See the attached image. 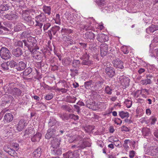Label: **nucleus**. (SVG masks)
Segmentation results:
<instances>
[{"mask_svg":"<svg viewBox=\"0 0 158 158\" xmlns=\"http://www.w3.org/2000/svg\"><path fill=\"white\" fill-rule=\"evenodd\" d=\"M36 42V40L34 38L30 37H28L26 40H23L22 41H18L15 42V45L16 46L22 48L23 43L24 46L27 48L28 50L31 54H35L38 52L37 50L39 49V47Z\"/></svg>","mask_w":158,"mask_h":158,"instance_id":"obj_1","label":"nucleus"},{"mask_svg":"<svg viewBox=\"0 0 158 158\" xmlns=\"http://www.w3.org/2000/svg\"><path fill=\"white\" fill-rule=\"evenodd\" d=\"M11 54L6 48L2 47L0 49V56L3 59L8 60L11 57Z\"/></svg>","mask_w":158,"mask_h":158,"instance_id":"obj_2","label":"nucleus"},{"mask_svg":"<svg viewBox=\"0 0 158 158\" xmlns=\"http://www.w3.org/2000/svg\"><path fill=\"white\" fill-rule=\"evenodd\" d=\"M89 56L87 53L83 55L80 59L82 60L81 64L83 65L90 66L93 64V61L89 60Z\"/></svg>","mask_w":158,"mask_h":158,"instance_id":"obj_3","label":"nucleus"},{"mask_svg":"<svg viewBox=\"0 0 158 158\" xmlns=\"http://www.w3.org/2000/svg\"><path fill=\"white\" fill-rule=\"evenodd\" d=\"M56 126H55L54 127L49 128L47 131L45 135V138L49 139L51 138H53L56 135Z\"/></svg>","mask_w":158,"mask_h":158,"instance_id":"obj_4","label":"nucleus"},{"mask_svg":"<svg viewBox=\"0 0 158 158\" xmlns=\"http://www.w3.org/2000/svg\"><path fill=\"white\" fill-rule=\"evenodd\" d=\"M28 12V11L27 10L23 11L22 14V17L28 24L30 25H32L34 24V22L32 20L31 17L27 13Z\"/></svg>","mask_w":158,"mask_h":158,"instance_id":"obj_5","label":"nucleus"},{"mask_svg":"<svg viewBox=\"0 0 158 158\" xmlns=\"http://www.w3.org/2000/svg\"><path fill=\"white\" fill-rule=\"evenodd\" d=\"M82 138H80L78 140H80L78 142V143L77 144L74 145L72 146V148H76L77 149L76 150H79L81 149H83L86 147L87 145V143L86 141H84L83 140L81 139Z\"/></svg>","mask_w":158,"mask_h":158,"instance_id":"obj_6","label":"nucleus"},{"mask_svg":"<svg viewBox=\"0 0 158 158\" xmlns=\"http://www.w3.org/2000/svg\"><path fill=\"white\" fill-rule=\"evenodd\" d=\"M64 158H80L79 154L77 150L73 152L69 151L63 154Z\"/></svg>","mask_w":158,"mask_h":158,"instance_id":"obj_7","label":"nucleus"},{"mask_svg":"<svg viewBox=\"0 0 158 158\" xmlns=\"http://www.w3.org/2000/svg\"><path fill=\"white\" fill-rule=\"evenodd\" d=\"M117 78H119L120 83L123 86H124L125 88H127L129 86L130 79L128 77L123 75L122 76H118Z\"/></svg>","mask_w":158,"mask_h":158,"instance_id":"obj_8","label":"nucleus"},{"mask_svg":"<svg viewBox=\"0 0 158 158\" xmlns=\"http://www.w3.org/2000/svg\"><path fill=\"white\" fill-rule=\"evenodd\" d=\"M105 72L107 76L109 78H112L115 75V69L112 67L106 66L105 69Z\"/></svg>","mask_w":158,"mask_h":158,"instance_id":"obj_9","label":"nucleus"},{"mask_svg":"<svg viewBox=\"0 0 158 158\" xmlns=\"http://www.w3.org/2000/svg\"><path fill=\"white\" fill-rule=\"evenodd\" d=\"M60 29L59 27L55 26L52 27L50 30L48 31V34L50 40L52 38V34L55 35L57 31H58Z\"/></svg>","mask_w":158,"mask_h":158,"instance_id":"obj_10","label":"nucleus"},{"mask_svg":"<svg viewBox=\"0 0 158 158\" xmlns=\"http://www.w3.org/2000/svg\"><path fill=\"white\" fill-rule=\"evenodd\" d=\"M27 121L23 119H21L19 122L17 127V129L19 131H22L27 126Z\"/></svg>","mask_w":158,"mask_h":158,"instance_id":"obj_11","label":"nucleus"},{"mask_svg":"<svg viewBox=\"0 0 158 158\" xmlns=\"http://www.w3.org/2000/svg\"><path fill=\"white\" fill-rule=\"evenodd\" d=\"M15 87V84L13 83L6 84L3 87V89L6 93L10 94L12 90Z\"/></svg>","mask_w":158,"mask_h":158,"instance_id":"obj_12","label":"nucleus"},{"mask_svg":"<svg viewBox=\"0 0 158 158\" xmlns=\"http://www.w3.org/2000/svg\"><path fill=\"white\" fill-rule=\"evenodd\" d=\"M108 47L106 44H102L100 45V52L101 56L103 57L107 53Z\"/></svg>","mask_w":158,"mask_h":158,"instance_id":"obj_13","label":"nucleus"},{"mask_svg":"<svg viewBox=\"0 0 158 158\" xmlns=\"http://www.w3.org/2000/svg\"><path fill=\"white\" fill-rule=\"evenodd\" d=\"M104 82V80L102 78L100 79L97 81L93 86L94 89L95 90H100L102 88V85Z\"/></svg>","mask_w":158,"mask_h":158,"instance_id":"obj_14","label":"nucleus"},{"mask_svg":"<svg viewBox=\"0 0 158 158\" xmlns=\"http://www.w3.org/2000/svg\"><path fill=\"white\" fill-rule=\"evenodd\" d=\"M114 66L116 68L123 69L124 68L123 62L118 58L116 59L113 61Z\"/></svg>","mask_w":158,"mask_h":158,"instance_id":"obj_15","label":"nucleus"},{"mask_svg":"<svg viewBox=\"0 0 158 158\" xmlns=\"http://www.w3.org/2000/svg\"><path fill=\"white\" fill-rule=\"evenodd\" d=\"M61 141L60 138H54L51 140V147L53 148L59 147L60 144V142Z\"/></svg>","mask_w":158,"mask_h":158,"instance_id":"obj_16","label":"nucleus"},{"mask_svg":"<svg viewBox=\"0 0 158 158\" xmlns=\"http://www.w3.org/2000/svg\"><path fill=\"white\" fill-rule=\"evenodd\" d=\"M98 40L100 42H103L109 40L108 36L104 34H98L97 37Z\"/></svg>","mask_w":158,"mask_h":158,"instance_id":"obj_17","label":"nucleus"},{"mask_svg":"<svg viewBox=\"0 0 158 158\" xmlns=\"http://www.w3.org/2000/svg\"><path fill=\"white\" fill-rule=\"evenodd\" d=\"M27 62H24L23 61L19 62L17 63V66H16V69L18 71H22L25 69L27 66Z\"/></svg>","mask_w":158,"mask_h":158,"instance_id":"obj_18","label":"nucleus"},{"mask_svg":"<svg viewBox=\"0 0 158 158\" xmlns=\"http://www.w3.org/2000/svg\"><path fill=\"white\" fill-rule=\"evenodd\" d=\"M13 118L14 117L12 114L6 113L4 117L3 121L5 123H9L12 121Z\"/></svg>","mask_w":158,"mask_h":158,"instance_id":"obj_19","label":"nucleus"},{"mask_svg":"<svg viewBox=\"0 0 158 158\" xmlns=\"http://www.w3.org/2000/svg\"><path fill=\"white\" fill-rule=\"evenodd\" d=\"M12 52L13 55L17 57H19L23 54L22 49L19 47L14 48Z\"/></svg>","mask_w":158,"mask_h":158,"instance_id":"obj_20","label":"nucleus"},{"mask_svg":"<svg viewBox=\"0 0 158 158\" xmlns=\"http://www.w3.org/2000/svg\"><path fill=\"white\" fill-rule=\"evenodd\" d=\"M56 123L59 125L60 123L58 122L55 118L53 117L50 118L48 122V126L49 128L54 127L53 126H55Z\"/></svg>","mask_w":158,"mask_h":158,"instance_id":"obj_21","label":"nucleus"},{"mask_svg":"<svg viewBox=\"0 0 158 158\" xmlns=\"http://www.w3.org/2000/svg\"><path fill=\"white\" fill-rule=\"evenodd\" d=\"M10 94L16 97L21 95L22 91L19 88L14 87Z\"/></svg>","mask_w":158,"mask_h":158,"instance_id":"obj_22","label":"nucleus"},{"mask_svg":"<svg viewBox=\"0 0 158 158\" xmlns=\"http://www.w3.org/2000/svg\"><path fill=\"white\" fill-rule=\"evenodd\" d=\"M24 132V136H26V137H28L32 134L35 133V131L33 128L31 127H30L26 129Z\"/></svg>","mask_w":158,"mask_h":158,"instance_id":"obj_23","label":"nucleus"},{"mask_svg":"<svg viewBox=\"0 0 158 158\" xmlns=\"http://www.w3.org/2000/svg\"><path fill=\"white\" fill-rule=\"evenodd\" d=\"M61 108L64 110L67 111L69 113H73V110L72 106L69 104H66L61 106Z\"/></svg>","mask_w":158,"mask_h":158,"instance_id":"obj_24","label":"nucleus"},{"mask_svg":"<svg viewBox=\"0 0 158 158\" xmlns=\"http://www.w3.org/2000/svg\"><path fill=\"white\" fill-rule=\"evenodd\" d=\"M36 21H38L40 22H44L46 20V16L44 14L42 13L35 17Z\"/></svg>","mask_w":158,"mask_h":158,"instance_id":"obj_25","label":"nucleus"},{"mask_svg":"<svg viewBox=\"0 0 158 158\" xmlns=\"http://www.w3.org/2000/svg\"><path fill=\"white\" fill-rule=\"evenodd\" d=\"M14 99L13 97L11 95H7L4 96L2 98V102L3 104L8 103L10 101H12Z\"/></svg>","mask_w":158,"mask_h":158,"instance_id":"obj_26","label":"nucleus"},{"mask_svg":"<svg viewBox=\"0 0 158 158\" xmlns=\"http://www.w3.org/2000/svg\"><path fill=\"white\" fill-rule=\"evenodd\" d=\"M42 152L41 148L39 147L36 149L33 153V157L34 158H39Z\"/></svg>","mask_w":158,"mask_h":158,"instance_id":"obj_27","label":"nucleus"},{"mask_svg":"<svg viewBox=\"0 0 158 158\" xmlns=\"http://www.w3.org/2000/svg\"><path fill=\"white\" fill-rule=\"evenodd\" d=\"M41 137V134L38 132L35 135L32 136L31 140L33 142H38L40 141Z\"/></svg>","mask_w":158,"mask_h":158,"instance_id":"obj_28","label":"nucleus"},{"mask_svg":"<svg viewBox=\"0 0 158 158\" xmlns=\"http://www.w3.org/2000/svg\"><path fill=\"white\" fill-rule=\"evenodd\" d=\"M18 16L15 14L10 13L4 15V17L9 20H12L14 19H16Z\"/></svg>","mask_w":158,"mask_h":158,"instance_id":"obj_29","label":"nucleus"},{"mask_svg":"<svg viewBox=\"0 0 158 158\" xmlns=\"http://www.w3.org/2000/svg\"><path fill=\"white\" fill-rule=\"evenodd\" d=\"M93 82L92 80L86 81L84 83L85 87L87 89H91L93 87Z\"/></svg>","mask_w":158,"mask_h":158,"instance_id":"obj_30","label":"nucleus"},{"mask_svg":"<svg viewBox=\"0 0 158 158\" xmlns=\"http://www.w3.org/2000/svg\"><path fill=\"white\" fill-rule=\"evenodd\" d=\"M70 114L67 113H61L59 114V116L63 121L68 120L70 118Z\"/></svg>","mask_w":158,"mask_h":158,"instance_id":"obj_31","label":"nucleus"},{"mask_svg":"<svg viewBox=\"0 0 158 158\" xmlns=\"http://www.w3.org/2000/svg\"><path fill=\"white\" fill-rule=\"evenodd\" d=\"M85 37L88 39L93 40L95 37V35L92 31L87 32L85 34Z\"/></svg>","mask_w":158,"mask_h":158,"instance_id":"obj_32","label":"nucleus"},{"mask_svg":"<svg viewBox=\"0 0 158 158\" xmlns=\"http://www.w3.org/2000/svg\"><path fill=\"white\" fill-rule=\"evenodd\" d=\"M5 152L8 153L12 156H17V153L15 151V149L11 148H8L7 150H5Z\"/></svg>","mask_w":158,"mask_h":158,"instance_id":"obj_33","label":"nucleus"},{"mask_svg":"<svg viewBox=\"0 0 158 158\" xmlns=\"http://www.w3.org/2000/svg\"><path fill=\"white\" fill-rule=\"evenodd\" d=\"M9 31V29L2 25L1 22H0V34H4Z\"/></svg>","mask_w":158,"mask_h":158,"instance_id":"obj_34","label":"nucleus"},{"mask_svg":"<svg viewBox=\"0 0 158 158\" xmlns=\"http://www.w3.org/2000/svg\"><path fill=\"white\" fill-rule=\"evenodd\" d=\"M96 90H92L91 91V94L90 96L92 99H95L97 98H99L100 96L98 94V92L96 91Z\"/></svg>","mask_w":158,"mask_h":158,"instance_id":"obj_35","label":"nucleus"},{"mask_svg":"<svg viewBox=\"0 0 158 158\" xmlns=\"http://www.w3.org/2000/svg\"><path fill=\"white\" fill-rule=\"evenodd\" d=\"M24 25L22 23H18L14 27V31L15 32L19 31L23 29Z\"/></svg>","mask_w":158,"mask_h":158,"instance_id":"obj_36","label":"nucleus"},{"mask_svg":"<svg viewBox=\"0 0 158 158\" xmlns=\"http://www.w3.org/2000/svg\"><path fill=\"white\" fill-rule=\"evenodd\" d=\"M53 148V149L52 150V154L54 155H59L62 154L61 150L60 148Z\"/></svg>","mask_w":158,"mask_h":158,"instance_id":"obj_37","label":"nucleus"},{"mask_svg":"<svg viewBox=\"0 0 158 158\" xmlns=\"http://www.w3.org/2000/svg\"><path fill=\"white\" fill-rule=\"evenodd\" d=\"M118 115L122 119L125 118H128L129 116V113L127 111H121L118 112Z\"/></svg>","mask_w":158,"mask_h":158,"instance_id":"obj_38","label":"nucleus"},{"mask_svg":"<svg viewBox=\"0 0 158 158\" xmlns=\"http://www.w3.org/2000/svg\"><path fill=\"white\" fill-rule=\"evenodd\" d=\"M70 75L72 77H74L76 76L79 74V72L77 69H70Z\"/></svg>","mask_w":158,"mask_h":158,"instance_id":"obj_39","label":"nucleus"},{"mask_svg":"<svg viewBox=\"0 0 158 158\" xmlns=\"http://www.w3.org/2000/svg\"><path fill=\"white\" fill-rule=\"evenodd\" d=\"M81 62L79 60L74 59L73 60L72 64V66L74 68H78L80 65Z\"/></svg>","mask_w":158,"mask_h":158,"instance_id":"obj_40","label":"nucleus"},{"mask_svg":"<svg viewBox=\"0 0 158 158\" xmlns=\"http://www.w3.org/2000/svg\"><path fill=\"white\" fill-rule=\"evenodd\" d=\"M10 7L7 4H3L0 5V10L2 11H6L9 10Z\"/></svg>","mask_w":158,"mask_h":158,"instance_id":"obj_41","label":"nucleus"},{"mask_svg":"<svg viewBox=\"0 0 158 158\" xmlns=\"http://www.w3.org/2000/svg\"><path fill=\"white\" fill-rule=\"evenodd\" d=\"M8 64L9 67L10 68H15L16 69V66H17V63L14 60L7 62Z\"/></svg>","mask_w":158,"mask_h":158,"instance_id":"obj_42","label":"nucleus"},{"mask_svg":"<svg viewBox=\"0 0 158 158\" xmlns=\"http://www.w3.org/2000/svg\"><path fill=\"white\" fill-rule=\"evenodd\" d=\"M96 47L97 45L96 43H93L89 45L90 50L92 51L93 52H95L97 50Z\"/></svg>","mask_w":158,"mask_h":158,"instance_id":"obj_43","label":"nucleus"},{"mask_svg":"<svg viewBox=\"0 0 158 158\" xmlns=\"http://www.w3.org/2000/svg\"><path fill=\"white\" fill-rule=\"evenodd\" d=\"M51 8L50 6H46L44 5L43 6V11L46 14L49 15L51 14Z\"/></svg>","mask_w":158,"mask_h":158,"instance_id":"obj_44","label":"nucleus"},{"mask_svg":"<svg viewBox=\"0 0 158 158\" xmlns=\"http://www.w3.org/2000/svg\"><path fill=\"white\" fill-rule=\"evenodd\" d=\"M32 71V69L30 67H28L23 72V74L25 76H27Z\"/></svg>","mask_w":158,"mask_h":158,"instance_id":"obj_45","label":"nucleus"},{"mask_svg":"<svg viewBox=\"0 0 158 158\" xmlns=\"http://www.w3.org/2000/svg\"><path fill=\"white\" fill-rule=\"evenodd\" d=\"M1 67L4 71L7 70L9 69L7 62H5L2 63L1 65Z\"/></svg>","mask_w":158,"mask_h":158,"instance_id":"obj_46","label":"nucleus"},{"mask_svg":"<svg viewBox=\"0 0 158 158\" xmlns=\"http://www.w3.org/2000/svg\"><path fill=\"white\" fill-rule=\"evenodd\" d=\"M142 132L143 136L145 138H146L150 134V132L149 129L143 130Z\"/></svg>","mask_w":158,"mask_h":158,"instance_id":"obj_47","label":"nucleus"},{"mask_svg":"<svg viewBox=\"0 0 158 158\" xmlns=\"http://www.w3.org/2000/svg\"><path fill=\"white\" fill-rule=\"evenodd\" d=\"M141 84L143 85H146L148 84H150L152 83V81L150 79L142 80L140 81Z\"/></svg>","mask_w":158,"mask_h":158,"instance_id":"obj_48","label":"nucleus"},{"mask_svg":"<svg viewBox=\"0 0 158 158\" xmlns=\"http://www.w3.org/2000/svg\"><path fill=\"white\" fill-rule=\"evenodd\" d=\"M61 32L62 33H64V34H67L72 33L73 30L69 29L62 28L61 30Z\"/></svg>","mask_w":158,"mask_h":158,"instance_id":"obj_49","label":"nucleus"},{"mask_svg":"<svg viewBox=\"0 0 158 158\" xmlns=\"http://www.w3.org/2000/svg\"><path fill=\"white\" fill-rule=\"evenodd\" d=\"M105 92L107 94L109 95H110L112 94V89L111 88L108 86V85H106L105 87Z\"/></svg>","mask_w":158,"mask_h":158,"instance_id":"obj_50","label":"nucleus"},{"mask_svg":"<svg viewBox=\"0 0 158 158\" xmlns=\"http://www.w3.org/2000/svg\"><path fill=\"white\" fill-rule=\"evenodd\" d=\"M124 103L126 105V106L128 108H130L132 105V102L128 99L125 100L124 102Z\"/></svg>","mask_w":158,"mask_h":158,"instance_id":"obj_51","label":"nucleus"},{"mask_svg":"<svg viewBox=\"0 0 158 158\" xmlns=\"http://www.w3.org/2000/svg\"><path fill=\"white\" fill-rule=\"evenodd\" d=\"M72 60L70 58H67L65 59L64 61V65H69L71 63Z\"/></svg>","mask_w":158,"mask_h":158,"instance_id":"obj_52","label":"nucleus"},{"mask_svg":"<svg viewBox=\"0 0 158 158\" xmlns=\"http://www.w3.org/2000/svg\"><path fill=\"white\" fill-rule=\"evenodd\" d=\"M33 58L34 59H35L38 61H37L38 63L41 62V56L39 55L38 54L36 55L33 56Z\"/></svg>","mask_w":158,"mask_h":158,"instance_id":"obj_53","label":"nucleus"},{"mask_svg":"<svg viewBox=\"0 0 158 158\" xmlns=\"http://www.w3.org/2000/svg\"><path fill=\"white\" fill-rule=\"evenodd\" d=\"M94 128V126H88L87 127H86L85 128V130H86L87 132H89V131H91Z\"/></svg>","mask_w":158,"mask_h":158,"instance_id":"obj_54","label":"nucleus"},{"mask_svg":"<svg viewBox=\"0 0 158 158\" xmlns=\"http://www.w3.org/2000/svg\"><path fill=\"white\" fill-rule=\"evenodd\" d=\"M69 116L70 117V118L73 119L74 120H76L79 119V117L78 115H75L74 114H70Z\"/></svg>","mask_w":158,"mask_h":158,"instance_id":"obj_55","label":"nucleus"},{"mask_svg":"<svg viewBox=\"0 0 158 158\" xmlns=\"http://www.w3.org/2000/svg\"><path fill=\"white\" fill-rule=\"evenodd\" d=\"M51 24L49 23H46L44 24L43 27V29L44 31L47 30L51 26Z\"/></svg>","mask_w":158,"mask_h":158,"instance_id":"obj_56","label":"nucleus"},{"mask_svg":"<svg viewBox=\"0 0 158 158\" xmlns=\"http://www.w3.org/2000/svg\"><path fill=\"white\" fill-rule=\"evenodd\" d=\"M150 120L151 121V123L152 125H154L157 121L156 118L153 116L151 117L150 118Z\"/></svg>","mask_w":158,"mask_h":158,"instance_id":"obj_57","label":"nucleus"},{"mask_svg":"<svg viewBox=\"0 0 158 158\" xmlns=\"http://www.w3.org/2000/svg\"><path fill=\"white\" fill-rule=\"evenodd\" d=\"M4 27H10L12 26V24L10 23V22H3V25Z\"/></svg>","mask_w":158,"mask_h":158,"instance_id":"obj_58","label":"nucleus"},{"mask_svg":"<svg viewBox=\"0 0 158 158\" xmlns=\"http://www.w3.org/2000/svg\"><path fill=\"white\" fill-rule=\"evenodd\" d=\"M121 50L125 54H127L129 52V51L126 46H124L121 48Z\"/></svg>","mask_w":158,"mask_h":158,"instance_id":"obj_59","label":"nucleus"},{"mask_svg":"<svg viewBox=\"0 0 158 158\" xmlns=\"http://www.w3.org/2000/svg\"><path fill=\"white\" fill-rule=\"evenodd\" d=\"M53 97V94L52 93L47 94L45 97V99L48 100L51 99Z\"/></svg>","mask_w":158,"mask_h":158,"instance_id":"obj_60","label":"nucleus"},{"mask_svg":"<svg viewBox=\"0 0 158 158\" xmlns=\"http://www.w3.org/2000/svg\"><path fill=\"white\" fill-rule=\"evenodd\" d=\"M148 30L151 32H154L155 31L154 25H152L151 27H149V28H148Z\"/></svg>","mask_w":158,"mask_h":158,"instance_id":"obj_61","label":"nucleus"},{"mask_svg":"<svg viewBox=\"0 0 158 158\" xmlns=\"http://www.w3.org/2000/svg\"><path fill=\"white\" fill-rule=\"evenodd\" d=\"M96 2L98 5H103L104 3V0H96Z\"/></svg>","mask_w":158,"mask_h":158,"instance_id":"obj_62","label":"nucleus"},{"mask_svg":"<svg viewBox=\"0 0 158 158\" xmlns=\"http://www.w3.org/2000/svg\"><path fill=\"white\" fill-rule=\"evenodd\" d=\"M115 123L117 125H121L122 123V121L120 118H117L114 121Z\"/></svg>","mask_w":158,"mask_h":158,"instance_id":"obj_63","label":"nucleus"},{"mask_svg":"<svg viewBox=\"0 0 158 158\" xmlns=\"http://www.w3.org/2000/svg\"><path fill=\"white\" fill-rule=\"evenodd\" d=\"M79 44L80 45V47L81 48H86L87 44L83 43L80 42L79 43Z\"/></svg>","mask_w":158,"mask_h":158,"instance_id":"obj_64","label":"nucleus"}]
</instances>
